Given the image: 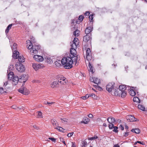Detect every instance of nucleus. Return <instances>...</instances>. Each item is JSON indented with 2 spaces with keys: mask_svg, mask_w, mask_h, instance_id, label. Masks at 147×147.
<instances>
[{
  "mask_svg": "<svg viewBox=\"0 0 147 147\" xmlns=\"http://www.w3.org/2000/svg\"><path fill=\"white\" fill-rule=\"evenodd\" d=\"M133 100L134 102H137L138 103L140 102V100L137 97H134L133 98Z\"/></svg>",
  "mask_w": 147,
  "mask_h": 147,
  "instance_id": "473e14b6",
  "label": "nucleus"
},
{
  "mask_svg": "<svg viewBox=\"0 0 147 147\" xmlns=\"http://www.w3.org/2000/svg\"><path fill=\"white\" fill-rule=\"evenodd\" d=\"M79 60L76 57H73L71 56L65 57L61 60V64L65 68L69 69L73 67V64L74 63L75 65H78Z\"/></svg>",
  "mask_w": 147,
  "mask_h": 147,
  "instance_id": "f257e3e1",
  "label": "nucleus"
},
{
  "mask_svg": "<svg viewBox=\"0 0 147 147\" xmlns=\"http://www.w3.org/2000/svg\"><path fill=\"white\" fill-rule=\"evenodd\" d=\"M128 131H127L126 132H125L123 134V136L125 137H126L128 136L129 135V133Z\"/></svg>",
  "mask_w": 147,
  "mask_h": 147,
  "instance_id": "09e8293b",
  "label": "nucleus"
},
{
  "mask_svg": "<svg viewBox=\"0 0 147 147\" xmlns=\"http://www.w3.org/2000/svg\"><path fill=\"white\" fill-rule=\"evenodd\" d=\"M88 66L89 71L91 72L92 74H93L95 71V69H94L92 65L91 64L90 62H89Z\"/></svg>",
  "mask_w": 147,
  "mask_h": 147,
  "instance_id": "4468645a",
  "label": "nucleus"
},
{
  "mask_svg": "<svg viewBox=\"0 0 147 147\" xmlns=\"http://www.w3.org/2000/svg\"><path fill=\"white\" fill-rule=\"evenodd\" d=\"M55 103V102H47V104H48L49 106H51V105L54 104Z\"/></svg>",
  "mask_w": 147,
  "mask_h": 147,
  "instance_id": "5fc2aeb1",
  "label": "nucleus"
},
{
  "mask_svg": "<svg viewBox=\"0 0 147 147\" xmlns=\"http://www.w3.org/2000/svg\"><path fill=\"white\" fill-rule=\"evenodd\" d=\"M55 65L57 67H60L61 66V61L60 60H58L57 61H56L55 62Z\"/></svg>",
  "mask_w": 147,
  "mask_h": 147,
  "instance_id": "393cba45",
  "label": "nucleus"
},
{
  "mask_svg": "<svg viewBox=\"0 0 147 147\" xmlns=\"http://www.w3.org/2000/svg\"><path fill=\"white\" fill-rule=\"evenodd\" d=\"M125 129H126L127 130L126 131H128V127L127 125H125Z\"/></svg>",
  "mask_w": 147,
  "mask_h": 147,
  "instance_id": "69168bd1",
  "label": "nucleus"
},
{
  "mask_svg": "<svg viewBox=\"0 0 147 147\" xmlns=\"http://www.w3.org/2000/svg\"><path fill=\"white\" fill-rule=\"evenodd\" d=\"M18 58V60L20 62L22 63L24 61V58L23 56H19Z\"/></svg>",
  "mask_w": 147,
  "mask_h": 147,
  "instance_id": "bb28decb",
  "label": "nucleus"
},
{
  "mask_svg": "<svg viewBox=\"0 0 147 147\" xmlns=\"http://www.w3.org/2000/svg\"><path fill=\"white\" fill-rule=\"evenodd\" d=\"M27 47L30 50V53L31 54H37L38 53V50L40 49V46L37 45H33L31 42L29 40L26 41Z\"/></svg>",
  "mask_w": 147,
  "mask_h": 147,
  "instance_id": "7ed1b4c3",
  "label": "nucleus"
},
{
  "mask_svg": "<svg viewBox=\"0 0 147 147\" xmlns=\"http://www.w3.org/2000/svg\"><path fill=\"white\" fill-rule=\"evenodd\" d=\"M113 123H109V127L110 129H112L113 128V127H114V125Z\"/></svg>",
  "mask_w": 147,
  "mask_h": 147,
  "instance_id": "a19ab883",
  "label": "nucleus"
},
{
  "mask_svg": "<svg viewBox=\"0 0 147 147\" xmlns=\"http://www.w3.org/2000/svg\"><path fill=\"white\" fill-rule=\"evenodd\" d=\"M88 117L90 118H92L93 117V115L91 114H90L88 115Z\"/></svg>",
  "mask_w": 147,
  "mask_h": 147,
  "instance_id": "052dcab7",
  "label": "nucleus"
},
{
  "mask_svg": "<svg viewBox=\"0 0 147 147\" xmlns=\"http://www.w3.org/2000/svg\"><path fill=\"white\" fill-rule=\"evenodd\" d=\"M114 129L113 131L114 132H115L116 133H117L118 132V130H117L118 129V127L117 126H114L113 127Z\"/></svg>",
  "mask_w": 147,
  "mask_h": 147,
  "instance_id": "37998d69",
  "label": "nucleus"
},
{
  "mask_svg": "<svg viewBox=\"0 0 147 147\" xmlns=\"http://www.w3.org/2000/svg\"><path fill=\"white\" fill-rule=\"evenodd\" d=\"M91 55V53L90 49L89 48H88L86 50V55Z\"/></svg>",
  "mask_w": 147,
  "mask_h": 147,
  "instance_id": "4c0bfd02",
  "label": "nucleus"
},
{
  "mask_svg": "<svg viewBox=\"0 0 147 147\" xmlns=\"http://www.w3.org/2000/svg\"><path fill=\"white\" fill-rule=\"evenodd\" d=\"M32 126L33 128L37 130L39 129V127L36 126L35 124H33Z\"/></svg>",
  "mask_w": 147,
  "mask_h": 147,
  "instance_id": "49530a36",
  "label": "nucleus"
},
{
  "mask_svg": "<svg viewBox=\"0 0 147 147\" xmlns=\"http://www.w3.org/2000/svg\"><path fill=\"white\" fill-rule=\"evenodd\" d=\"M51 122L52 125L54 127L58 125V123H57L56 120L55 119H52L51 121Z\"/></svg>",
  "mask_w": 147,
  "mask_h": 147,
  "instance_id": "5701e85b",
  "label": "nucleus"
},
{
  "mask_svg": "<svg viewBox=\"0 0 147 147\" xmlns=\"http://www.w3.org/2000/svg\"><path fill=\"white\" fill-rule=\"evenodd\" d=\"M89 97H91L92 98H93L94 99H95L96 97V96L93 93L91 94H88Z\"/></svg>",
  "mask_w": 147,
  "mask_h": 147,
  "instance_id": "58836bf2",
  "label": "nucleus"
},
{
  "mask_svg": "<svg viewBox=\"0 0 147 147\" xmlns=\"http://www.w3.org/2000/svg\"><path fill=\"white\" fill-rule=\"evenodd\" d=\"M82 144H83V146L85 147L87 145V143L86 141L84 140L82 142Z\"/></svg>",
  "mask_w": 147,
  "mask_h": 147,
  "instance_id": "de8ad7c7",
  "label": "nucleus"
},
{
  "mask_svg": "<svg viewBox=\"0 0 147 147\" xmlns=\"http://www.w3.org/2000/svg\"><path fill=\"white\" fill-rule=\"evenodd\" d=\"M131 131L136 134H139L140 131V130L138 128L133 129H131Z\"/></svg>",
  "mask_w": 147,
  "mask_h": 147,
  "instance_id": "cd10ccee",
  "label": "nucleus"
},
{
  "mask_svg": "<svg viewBox=\"0 0 147 147\" xmlns=\"http://www.w3.org/2000/svg\"><path fill=\"white\" fill-rule=\"evenodd\" d=\"M32 67L36 71H37L40 69L43 68L44 66L41 63H34L32 64Z\"/></svg>",
  "mask_w": 147,
  "mask_h": 147,
  "instance_id": "1a4fd4ad",
  "label": "nucleus"
},
{
  "mask_svg": "<svg viewBox=\"0 0 147 147\" xmlns=\"http://www.w3.org/2000/svg\"><path fill=\"white\" fill-rule=\"evenodd\" d=\"M80 31L78 30H76L74 31V35L75 36H78L79 35Z\"/></svg>",
  "mask_w": 147,
  "mask_h": 147,
  "instance_id": "c85d7f7f",
  "label": "nucleus"
},
{
  "mask_svg": "<svg viewBox=\"0 0 147 147\" xmlns=\"http://www.w3.org/2000/svg\"><path fill=\"white\" fill-rule=\"evenodd\" d=\"M12 107L14 109H16V107L15 105H13L12 106Z\"/></svg>",
  "mask_w": 147,
  "mask_h": 147,
  "instance_id": "774afa93",
  "label": "nucleus"
},
{
  "mask_svg": "<svg viewBox=\"0 0 147 147\" xmlns=\"http://www.w3.org/2000/svg\"><path fill=\"white\" fill-rule=\"evenodd\" d=\"M8 84V81H6L5 82H4V86H6Z\"/></svg>",
  "mask_w": 147,
  "mask_h": 147,
  "instance_id": "338daca9",
  "label": "nucleus"
},
{
  "mask_svg": "<svg viewBox=\"0 0 147 147\" xmlns=\"http://www.w3.org/2000/svg\"><path fill=\"white\" fill-rule=\"evenodd\" d=\"M11 68V70H12V68H13V66L10 65L8 67L7 70L8 78L9 80H11L12 79V84L13 85H17L19 79L18 76H14L13 73L12 71H11L10 68Z\"/></svg>",
  "mask_w": 147,
  "mask_h": 147,
  "instance_id": "f03ea898",
  "label": "nucleus"
},
{
  "mask_svg": "<svg viewBox=\"0 0 147 147\" xmlns=\"http://www.w3.org/2000/svg\"><path fill=\"white\" fill-rule=\"evenodd\" d=\"M114 83H109L106 86V90L109 92H112L114 90Z\"/></svg>",
  "mask_w": 147,
  "mask_h": 147,
  "instance_id": "423d86ee",
  "label": "nucleus"
},
{
  "mask_svg": "<svg viewBox=\"0 0 147 147\" xmlns=\"http://www.w3.org/2000/svg\"><path fill=\"white\" fill-rule=\"evenodd\" d=\"M84 120L82 121V123H84V124H87L89 121V119L87 117H85L84 119Z\"/></svg>",
  "mask_w": 147,
  "mask_h": 147,
  "instance_id": "2f4dec72",
  "label": "nucleus"
},
{
  "mask_svg": "<svg viewBox=\"0 0 147 147\" xmlns=\"http://www.w3.org/2000/svg\"><path fill=\"white\" fill-rule=\"evenodd\" d=\"M91 35L90 34H86V36L83 37V41L85 42H88L91 39L90 36Z\"/></svg>",
  "mask_w": 147,
  "mask_h": 147,
  "instance_id": "2eb2a0df",
  "label": "nucleus"
},
{
  "mask_svg": "<svg viewBox=\"0 0 147 147\" xmlns=\"http://www.w3.org/2000/svg\"><path fill=\"white\" fill-rule=\"evenodd\" d=\"M61 122L64 123H67V121H68V119H67L65 118H64L63 119H61Z\"/></svg>",
  "mask_w": 147,
  "mask_h": 147,
  "instance_id": "a18cd8bd",
  "label": "nucleus"
},
{
  "mask_svg": "<svg viewBox=\"0 0 147 147\" xmlns=\"http://www.w3.org/2000/svg\"><path fill=\"white\" fill-rule=\"evenodd\" d=\"M121 97L122 98L125 97L126 95V92L125 91L121 92Z\"/></svg>",
  "mask_w": 147,
  "mask_h": 147,
  "instance_id": "c9c22d12",
  "label": "nucleus"
},
{
  "mask_svg": "<svg viewBox=\"0 0 147 147\" xmlns=\"http://www.w3.org/2000/svg\"><path fill=\"white\" fill-rule=\"evenodd\" d=\"M26 76V75H23L22 76V77L20 79L21 80H23L24 79V78H25V76Z\"/></svg>",
  "mask_w": 147,
  "mask_h": 147,
  "instance_id": "680f3d73",
  "label": "nucleus"
},
{
  "mask_svg": "<svg viewBox=\"0 0 147 147\" xmlns=\"http://www.w3.org/2000/svg\"><path fill=\"white\" fill-rule=\"evenodd\" d=\"M84 18V17L82 15H80L79 16L78 18V19L80 20V21L81 22H82L83 21Z\"/></svg>",
  "mask_w": 147,
  "mask_h": 147,
  "instance_id": "79ce46f5",
  "label": "nucleus"
},
{
  "mask_svg": "<svg viewBox=\"0 0 147 147\" xmlns=\"http://www.w3.org/2000/svg\"><path fill=\"white\" fill-rule=\"evenodd\" d=\"M133 88H134V87L131 88L129 92V94L132 96H134L136 94V92L134 90Z\"/></svg>",
  "mask_w": 147,
  "mask_h": 147,
  "instance_id": "4be33fe9",
  "label": "nucleus"
},
{
  "mask_svg": "<svg viewBox=\"0 0 147 147\" xmlns=\"http://www.w3.org/2000/svg\"><path fill=\"white\" fill-rule=\"evenodd\" d=\"M5 91L3 90V88L0 87V93H3Z\"/></svg>",
  "mask_w": 147,
  "mask_h": 147,
  "instance_id": "603ef678",
  "label": "nucleus"
},
{
  "mask_svg": "<svg viewBox=\"0 0 147 147\" xmlns=\"http://www.w3.org/2000/svg\"><path fill=\"white\" fill-rule=\"evenodd\" d=\"M16 69L19 71L22 72L24 71L25 68L24 66L20 63H18L16 65Z\"/></svg>",
  "mask_w": 147,
  "mask_h": 147,
  "instance_id": "39448f33",
  "label": "nucleus"
},
{
  "mask_svg": "<svg viewBox=\"0 0 147 147\" xmlns=\"http://www.w3.org/2000/svg\"><path fill=\"white\" fill-rule=\"evenodd\" d=\"M49 139L51 140V141H52L53 142H55L56 141V139L53 138H49Z\"/></svg>",
  "mask_w": 147,
  "mask_h": 147,
  "instance_id": "8fccbe9b",
  "label": "nucleus"
},
{
  "mask_svg": "<svg viewBox=\"0 0 147 147\" xmlns=\"http://www.w3.org/2000/svg\"><path fill=\"white\" fill-rule=\"evenodd\" d=\"M92 30V28L90 27L86 28L85 30V33L86 34H90L91 35L90 33L91 32Z\"/></svg>",
  "mask_w": 147,
  "mask_h": 147,
  "instance_id": "dca6fc26",
  "label": "nucleus"
},
{
  "mask_svg": "<svg viewBox=\"0 0 147 147\" xmlns=\"http://www.w3.org/2000/svg\"><path fill=\"white\" fill-rule=\"evenodd\" d=\"M107 120L109 123H114L115 122V118L112 117H109L107 118Z\"/></svg>",
  "mask_w": 147,
  "mask_h": 147,
  "instance_id": "aec40b11",
  "label": "nucleus"
},
{
  "mask_svg": "<svg viewBox=\"0 0 147 147\" xmlns=\"http://www.w3.org/2000/svg\"><path fill=\"white\" fill-rule=\"evenodd\" d=\"M89 18L90 19V22H93V14H92L90 15L89 17Z\"/></svg>",
  "mask_w": 147,
  "mask_h": 147,
  "instance_id": "ea45409f",
  "label": "nucleus"
},
{
  "mask_svg": "<svg viewBox=\"0 0 147 147\" xmlns=\"http://www.w3.org/2000/svg\"><path fill=\"white\" fill-rule=\"evenodd\" d=\"M113 147H120V146L118 144H117L114 145Z\"/></svg>",
  "mask_w": 147,
  "mask_h": 147,
  "instance_id": "e2e57ef3",
  "label": "nucleus"
},
{
  "mask_svg": "<svg viewBox=\"0 0 147 147\" xmlns=\"http://www.w3.org/2000/svg\"><path fill=\"white\" fill-rule=\"evenodd\" d=\"M121 94V92L119 91V89H115L111 92V94L113 95L118 96H119Z\"/></svg>",
  "mask_w": 147,
  "mask_h": 147,
  "instance_id": "ddd939ff",
  "label": "nucleus"
},
{
  "mask_svg": "<svg viewBox=\"0 0 147 147\" xmlns=\"http://www.w3.org/2000/svg\"><path fill=\"white\" fill-rule=\"evenodd\" d=\"M60 141L61 142H62L65 144V145H66L65 142L64 141H63V138H60Z\"/></svg>",
  "mask_w": 147,
  "mask_h": 147,
  "instance_id": "13d9d810",
  "label": "nucleus"
},
{
  "mask_svg": "<svg viewBox=\"0 0 147 147\" xmlns=\"http://www.w3.org/2000/svg\"><path fill=\"white\" fill-rule=\"evenodd\" d=\"M137 142H138V143H139L141 144H142V145L145 144V143L143 142H141L140 141H137Z\"/></svg>",
  "mask_w": 147,
  "mask_h": 147,
  "instance_id": "4d7b16f0",
  "label": "nucleus"
},
{
  "mask_svg": "<svg viewBox=\"0 0 147 147\" xmlns=\"http://www.w3.org/2000/svg\"><path fill=\"white\" fill-rule=\"evenodd\" d=\"M98 137L96 136H94L88 138V140H92L95 139H97Z\"/></svg>",
  "mask_w": 147,
  "mask_h": 147,
  "instance_id": "e433bc0d",
  "label": "nucleus"
},
{
  "mask_svg": "<svg viewBox=\"0 0 147 147\" xmlns=\"http://www.w3.org/2000/svg\"><path fill=\"white\" fill-rule=\"evenodd\" d=\"M58 84L57 81H55L51 83L50 86L51 88H56L57 87Z\"/></svg>",
  "mask_w": 147,
  "mask_h": 147,
  "instance_id": "f3484780",
  "label": "nucleus"
},
{
  "mask_svg": "<svg viewBox=\"0 0 147 147\" xmlns=\"http://www.w3.org/2000/svg\"><path fill=\"white\" fill-rule=\"evenodd\" d=\"M138 108L139 109L142 111H144L145 109L144 107L143 106L141 105H138Z\"/></svg>",
  "mask_w": 147,
  "mask_h": 147,
  "instance_id": "7c9ffc66",
  "label": "nucleus"
},
{
  "mask_svg": "<svg viewBox=\"0 0 147 147\" xmlns=\"http://www.w3.org/2000/svg\"><path fill=\"white\" fill-rule=\"evenodd\" d=\"M88 94H86L85 96H82L81 98L83 100H86L89 98Z\"/></svg>",
  "mask_w": 147,
  "mask_h": 147,
  "instance_id": "c03bdc74",
  "label": "nucleus"
},
{
  "mask_svg": "<svg viewBox=\"0 0 147 147\" xmlns=\"http://www.w3.org/2000/svg\"><path fill=\"white\" fill-rule=\"evenodd\" d=\"M12 25V24H9L8 26L7 27V28L5 31L6 34H7L9 31L10 29L11 28Z\"/></svg>",
  "mask_w": 147,
  "mask_h": 147,
  "instance_id": "a878e982",
  "label": "nucleus"
},
{
  "mask_svg": "<svg viewBox=\"0 0 147 147\" xmlns=\"http://www.w3.org/2000/svg\"><path fill=\"white\" fill-rule=\"evenodd\" d=\"M55 128L57 129L58 130H59L61 132H63L64 130V129H63L62 127L59 126H58L57 127H55Z\"/></svg>",
  "mask_w": 147,
  "mask_h": 147,
  "instance_id": "f704fd0d",
  "label": "nucleus"
},
{
  "mask_svg": "<svg viewBox=\"0 0 147 147\" xmlns=\"http://www.w3.org/2000/svg\"><path fill=\"white\" fill-rule=\"evenodd\" d=\"M86 58L88 61H90L91 60H92V57L91 55H86Z\"/></svg>",
  "mask_w": 147,
  "mask_h": 147,
  "instance_id": "72a5a7b5",
  "label": "nucleus"
},
{
  "mask_svg": "<svg viewBox=\"0 0 147 147\" xmlns=\"http://www.w3.org/2000/svg\"><path fill=\"white\" fill-rule=\"evenodd\" d=\"M19 92L25 95H28L30 93L29 91L27 89L25 88L23 86H22L21 88L19 90Z\"/></svg>",
  "mask_w": 147,
  "mask_h": 147,
  "instance_id": "6e6552de",
  "label": "nucleus"
},
{
  "mask_svg": "<svg viewBox=\"0 0 147 147\" xmlns=\"http://www.w3.org/2000/svg\"><path fill=\"white\" fill-rule=\"evenodd\" d=\"M74 133L73 132H71L68 134L67 135V136L68 137H70L72 136L74 134Z\"/></svg>",
  "mask_w": 147,
  "mask_h": 147,
  "instance_id": "3c124183",
  "label": "nucleus"
},
{
  "mask_svg": "<svg viewBox=\"0 0 147 147\" xmlns=\"http://www.w3.org/2000/svg\"><path fill=\"white\" fill-rule=\"evenodd\" d=\"M47 62L49 64H51L53 62L52 59L50 57H48L47 59Z\"/></svg>",
  "mask_w": 147,
  "mask_h": 147,
  "instance_id": "c756f323",
  "label": "nucleus"
},
{
  "mask_svg": "<svg viewBox=\"0 0 147 147\" xmlns=\"http://www.w3.org/2000/svg\"><path fill=\"white\" fill-rule=\"evenodd\" d=\"M126 88V86L125 85H121L119 86V90L120 92H121L125 91Z\"/></svg>",
  "mask_w": 147,
  "mask_h": 147,
  "instance_id": "a211bd4d",
  "label": "nucleus"
},
{
  "mask_svg": "<svg viewBox=\"0 0 147 147\" xmlns=\"http://www.w3.org/2000/svg\"><path fill=\"white\" fill-rule=\"evenodd\" d=\"M12 57L14 59H17L19 57V53L17 51L15 50L13 53Z\"/></svg>",
  "mask_w": 147,
  "mask_h": 147,
  "instance_id": "412c9836",
  "label": "nucleus"
},
{
  "mask_svg": "<svg viewBox=\"0 0 147 147\" xmlns=\"http://www.w3.org/2000/svg\"><path fill=\"white\" fill-rule=\"evenodd\" d=\"M90 81L97 84L100 83V80L96 77H92L90 78Z\"/></svg>",
  "mask_w": 147,
  "mask_h": 147,
  "instance_id": "9d476101",
  "label": "nucleus"
},
{
  "mask_svg": "<svg viewBox=\"0 0 147 147\" xmlns=\"http://www.w3.org/2000/svg\"><path fill=\"white\" fill-rule=\"evenodd\" d=\"M57 78L58 79V82L60 83L61 84L65 85L68 82L66 78L62 75H58Z\"/></svg>",
  "mask_w": 147,
  "mask_h": 147,
  "instance_id": "20e7f679",
  "label": "nucleus"
},
{
  "mask_svg": "<svg viewBox=\"0 0 147 147\" xmlns=\"http://www.w3.org/2000/svg\"><path fill=\"white\" fill-rule=\"evenodd\" d=\"M127 118L130 121H137L138 119L135 118L131 115H129L127 116ZM128 120V119H127Z\"/></svg>",
  "mask_w": 147,
  "mask_h": 147,
  "instance_id": "6ab92c4d",
  "label": "nucleus"
},
{
  "mask_svg": "<svg viewBox=\"0 0 147 147\" xmlns=\"http://www.w3.org/2000/svg\"><path fill=\"white\" fill-rule=\"evenodd\" d=\"M90 14V12L89 11H87L85 13V15L88 16Z\"/></svg>",
  "mask_w": 147,
  "mask_h": 147,
  "instance_id": "bf43d9fd",
  "label": "nucleus"
},
{
  "mask_svg": "<svg viewBox=\"0 0 147 147\" xmlns=\"http://www.w3.org/2000/svg\"><path fill=\"white\" fill-rule=\"evenodd\" d=\"M36 117L38 118H42L43 115L41 111H37L36 112Z\"/></svg>",
  "mask_w": 147,
  "mask_h": 147,
  "instance_id": "b1692460",
  "label": "nucleus"
},
{
  "mask_svg": "<svg viewBox=\"0 0 147 147\" xmlns=\"http://www.w3.org/2000/svg\"><path fill=\"white\" fill-rule=\"evenodd\" d=\"M34 59L36 61L38 62H41L44 60L43 57L38 55H35L33 57Z\"/></svg>",
  "mask_w": 147,
  "mask_h": 147,
  "instance_id": "9b49d317",
  "label": "nucleus"
},
{
  "mask_svg": "<svg viewBox=\"0 0 147 147\" xmlns=\"http://www.w3.org/2000/svg\"><path fill=\"white\" fill-rule=\"evenodd\" d=\"M119 128L122 130H123L124 129V127L121 125H120V126H119Z\"/></svg>",
  "mask_w": 147,
  "mask_h": 147,
  "instance_id": "6e6d98bb",
  "label": "nucleus"
},
{
  "mask_svg": "<svg viewBox=\"0 0 147 147\" xmlns=\"http://www.w3.org/2000/svg\"><path fill=\"white\" fill-rule=\"evenodd\" d=\"M16 47L17 44L15 43H14L12 47L13 49H15L16 48Z\"/></svg>",
  "mask_w": 147,
  "mask_h": 147,
  "instance_id": "864d4df0",
  "label": "nucleus"
},
{
  "mask_svg": "<svg viewBox=\"0 0 147 147\" xmlns=\"http://www.w3.org/2000/svg\"><path fill=\"white\" fill-rule=\"evenodd\" d=\"M72 147H76V145L75 144V143L72 142Z\"/></svg>",
  "mask_w": 147,
  "mask_h": 147,
  "instance_id": "0e129e2a",
  "label": "nucleus"
},
{
  "mask_svg": "<svg viewBox=\"0 0 147 147\" xmlns=\"http://www.w3.org/2000/svg\"><path fill=\"white\" fill-rule=\"evenodd\" d=\"M71 48L70 49V52L71 53V55H69L73 57H76L78 58V55L76 56V49L77 48H75L74 46H73V45H71Z\"/></svg>",
  "mask_w": 147,
  "mask_h": 147,
  "instance_id": "0eeeda50",
  "label": "nucleus"
},
{
  "mask_svg": "<svg viewBox=\"0 0 147 147\" xmlns=\"http://www.w3.org/2000/svg\"><path fill=\"white\" fill-rule=\"evenodd\" d=\"M72 44L71 45H73L75 48H77L79 45V40L78 38L76 37L74 38L73 41L72 42Z\"/></svg>",
  "mask_w": 147,
  "mask_h": 147,
  "instance_id": "f8f14e48",
  "label": "nucleus"
}]
</instances>
